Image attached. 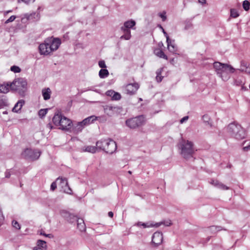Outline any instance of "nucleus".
I'll list each match as a JSON object with an SVG mask.
<instances>
[{
  "instance_id": "1",
  "label": "nucleus",
  "mask_w": 250,
  "mask_h": 250,
  "mask_svg": "<svg viewBox=\"0 0 250 250\" xmlns=\"http://www.w3.org/2000/svg\"><path fill=\"white\" fill-rule=\"evenodd\" d=\"M61 43V40L59 38H48L43 43L40 44L39 46L40 53L41 55H48L58 49Z\"/></svg>"
},
{
  "instance_id": "2",
  "label": "nucleus",
  "mask_w": 250,
  "mask_h": 250,
  "mask_svg": "<svg viewBox=\"0 0 250 250\" xmlns=\"http://www.w3.org/2000/svg\"><path fill=\"white\" fill-rule=\"evenodd\" d=\"M178 146L180 150V154L184 158L188 159L192 157L193 154L195 152L194 144L192 142L182 138Z\"/></svg>"
},
{
  "instance_id": "3",
  "label": "nucleus",
  "mask_w": 250,
  "mask_h": 250,
  "mask_svg": "<svg viewBox=\"0 0 250 250\" xmlns=\"http://www.w3.org/2000/svg\"><path fill=\"white\" fill-rule=\"evenodd\" d=\"M213 67L217 74L223 81H227L229 78V74L233 73L235 69L231 65L215 62L213 64Z\"/></svg>"
},
{
  "instance_id": "4",
  "label": "nucleus",
  "mask_w": 250,
  "mask_h": 250,
  "mask_svg": "<svg viewBox=\"0 0 250 250\" xmlns=\"http://www.w3.org/2000/svg\"><path fill=\"white\" fill-rule=\"evenodd\" d=\"M52 121L55 125L58 126L59 129L63 130H68L72 125V121L61 113L55 114Z\"/></svg>"
},
{
  "instance_id": "5",
  "label": "nucleus",
  "mask_w": 250,
  "mask_h": 250,
  "mask_svg": "<svg viewBox=\"0 0 250 250\" xmlns=\"http://www.w3.org/2000/svg\"><path fill=\"white\" fill-rule=\"evenodd\" d=\"M227 131L230 136L238 140L245 138L246 136L245 130L240 125L235 123L229 125Z\"/></svg>"
},
{
  "instance_id": "6",
  "label": "nucleus",
  "mask_w": 250,
  "mask_h": 250,
  "mask_svg": "<svg viewBox=\"0 0 250 250\" xmlns=\"http://www.w3.org/2000/svg\"><path fill=\"white\" fill-rule=\"evenodd\" d=\"M96 146L99 149L103 150L109 154L113 153L117 149L116 142L111 139L101 140L97 142Z\"/></svg>"
},
{
  "instance_id": "7",
  "label": "nucleus",
  "mask_w": 250,
  "mask_h": 250,
  "mask_svg": "<svg viewBox=\"0 0 250 250\" xmlns=\"http://www.w3.org/2000/svg\"><path fill=\"white\" fill-rule=\"evenodd\" d=\"M11 90L16 91L18 93L23 96L27 89V83L25 79L20 78L15 79L11 83Z\"/></svg>"
},
{
  "instance_id": "8",
  "label": "nucleus",
  "mask_w": 250,
  "mask_h": 250,
  "mask_svg": "<svg viewBox=\"0 0 250 250\" xmlns=\"http://www.w3.org/2000/svg\"><path fill=\"white\" fill-rule=\"evenodd\" d=\"M144 117L140 116L127 120L125 124L130 128L134 129L144 124Z\"/></svg>"
},
{
  "instance_id": "9",
  "label": "nucleus",
  "mask_w": 250,
  "mask_h": 250,
  "mask_svg": "<svg viewBox=\"0 0 250 250\" xmlns=\"http://www.w3.org/2000/svg\"><path fill=\"white\" fill-rule=\"evenodd\" d=\"M56 182H57L58 185L62 188V190L64 192L69 194H72V190L69 187L67 180L66 178H58L56 179Z\"/></svg>"
},
{
  "instance_id": "10",
  "label": "nucleus",
  "mask_w": 250,
  "mask_h": 250,
  "mask_svg": "<svg viewBox=\"0 0 250 250\" xmlns=\"http://www.w3.org/2000/svg\"><path fill=\"white\" fill-rule=\"evenodd\" d=\"M22 155L26 158L35 160L38 159L40 156L41 152L38 150L27 148L23 152Z\"/></svg>"
},
{
  "instance_id": "11",
  "label": "nucleus",
  "mask_w": 250,
  "mask_h": 250,
  "mask_svg": "<svg viewBox=\"0 0 250 250\" xmlns=\"http://www.w3.org/2000/svg\"><path fill=\"white\" fill-rule=\"evenodd\" d=\"M103 107L104 113L110 117L118 114L121 109L119 106L110 105H105Z\"/></svg>"
},
{
  "instance_id": "12",
  "label": "nucleus",
  "mask_w": 250,
  "mask_h": 250,
  "mask_svg": "<svg viewBox=\"0 0 250 250\" xmlns=\"http://www.w3.org/2000/svg\"><path fill=\"white\" fill-rule=\"evenodd\" d=\"M140 87L137 83H128L125 86L124 91L125 93L129 95L135 94Z\"/></svg>"
},
{
  "instance_id": "13",
  "label": "nucleus",
  "mask_w": 250,
  "mask_h": 250,
  "mask_svg": "<svg viewBox=\"0 0 250 250\" xmlns=\"http://www.w3.org/2000/svg\"><path fill=\"white\" fill-rule=\"evenodd\" d=\"M245 79L242 76H239L234 79V84L237 86H241V89L246 90L247 88L244 86Z\"/></svg>"
},
{
  "instance_id": "14",
  "label": "nucleus",
  "mask_w": 250,
  "mask_h": 250,
  "mask_svg": "<svg viewBox=\"0 0 250 250\" xmlns=\"http://www.w3.org/2000/svg\"><path fill=\"white\" fill-rule=\"evenodd\" d=\"M70 217H72L75 220L77 221V228L81 232L84 231L86 229L85 225L83 219L78 218L77 216L71 215Z\"/></svg>"
},
{
  "instance_id": "15",
  "label": "nucleus",
  "mask_w": 250,
  "mask_h": 250,
  "mask_svg": "<svg viewBox=\"0 0 250 250\" xmlns=\"http://www.w3.org/2000/svg\"><path fill=\"white\" fill-rule=\"evenodd\" d=\"M163 241V234L161 232H155L152 237V242L155 245H159L161 244Z\"/></svg>"
},
{
  "instance_id": "16",
  "label": "nucleus",
  "mask_w": 250,
  "mask_h": 250,
  "mask_svg": "<svg viewBox=\"0 0 250 250\" xmlns=\"http://www.w3.org/2000/svg\"><path fill=\"white\" fill-rule=\"evenodd\" d=\"M11 83H3L0 84V93H7L9 91V90H11Z\"/></svg>"
},
{
  "instance_id": "17",
  "label": "nucleus",
  "mask_w": 250,
  "mask_h": 250,
  "mask_svg": "<svg viewBox=\"0 0 250 250\" xmlns=\"http://www.w3.org/2000/svg\"><path fill=\"white\" fill-rule=\"evenodd\" d=\"M167 43L168 50L173 53H175L177 50V47L174 41L171 40L169 39V40H167Z\"/></svg>"
},
{
  "instance_id": "18",
  "label": "nucleus",
  "mask_w": 250,
  "mask_h": 250,
  "mask_svg": "<svg viewBox=\"0 0 250 250\" xmlns=\"http://www.w3.org/2000/svg\"><path fill=\"white\" fill-rule=\"evenodd\" d=\"M101 119V117H97L95 116H91L82 121V123L85 126L89 125L90 124L93 123V122L97 119Z\"/></svg>"
},
{
  "instance_id": "19",
  "label": "nucleus",
  "mask_w": 250,
  "mask_h": 250,
  "mask_svg": "<svg viewBox=\"0 0 250 250\" xmlns=\"http://www.w3.org/2000/svg\"><path fill=\"white\" fill-rule=\"evenodd\" d=\"M46 242L42 240H38L37 242V246L34 247L33 250H46Z\"/></svg>"
},
{
  "instance_id": "20",
  "label": "nucleus",
  "mask_w": 250,
  "mask_h": 250,
  "mask_svg": "<svg viewBox=\"0 0 250 250\" xmlns=\"http://www.w3.org/2000/svg\"><path fill=\"white\" fill-rule=\"evenodd\" d=\"M121 31L124 33L121 37V39H124L125 40H129L131 37V32L130 30H127L124 28L121 27Z\"/></svg>"
},
{
  "instance_id": "21",
  "label": "nucleus",
  "mask_w": 250,
  "mask_h": 250,
  "mask_svg": "<svg viewBox=\"0 0 250 250\" xmlns=\"http://www.w3.org/2000/svg\"><path fill=\"white\" fill-rule=\"evenodd\" d=\"M84 127L85 126L82 123V122H78L74 125L73 128V131L76 134L79 133L83 130Z\"/></svg>"
},
{
  "instance_id": "22",
  "label": "nucleus",
  "mask_w": 250,
  "mask_h": 250,
  "mask_svg": "<svg viewBox=\"0 0 250 250\" xmlns=\"http://www.w3.org/2000/svg\"><path fill=\"white\" fill-rule=\"evenodd\" d=\"M161 223H156L155 224H153L151 223H142V222H138L137 223L136 225L138 226H142L144 228H151V227H158L161 225Z\"/></svg>"
},
{
  "instance_id": "23",
  "label": "nucleus",
  "mask_w": 250,
  "mask_h": 250,
  "mask_svg": "<svg viewBox=\"0 0 250 250\" xmlns=\"http://www.w3.org/2000/svg\"><path fill=\"white\" fill-rule=\"evenodd\" d=\"M25 17L28 20L38 21L40 19V14L39 12H33L30 14H26Z\"/></svg>"
},
{
  "instance_id": "24",
  "label": "nucleus",
  "mask_w": 250,
  "mask_h": 250,
  "mask_svg": "<svg viewBox=\"0 0 250 250\" xmlns=\"http://www.w3.org/2000/svg\"><path fill=\"white\" fill-rule=\"evenodd\" d=\"M136 24V22L134 20H129L124 22L123 26L121 27L125 29L130 30Z\"/></svg>"
},
{
  "instance_id": "25",
  "label": "nucleus",
  "mask_w": 250,
  "mask_h": 250,
  "mask_svg": "<svg viewBox=\"0 0 250 250\" xmlns=\"http://www.w3.org/2000/svg\"><path fill=\"white\" fill-rule=\"evenodd\" d=\"M240 70L250 74V64L244 62H241Z\"/></svg>"
},
{
  "instance_id": "26",
  "label": "nucleus",
  "mask_w": 250,
  "mask_h": 250,
  "mask_svg": "<svg viewBox=\"0 0 250 250\" xmlns=\"http://www.w3.org/2000/svg\"><path fill=\"white\" fill-rule=\"evenodd\" d=\"M24 104V101L23 100L19 101L15 105L12 109L13 112H18L21 110L23 105Z\"/></svg>"
},
{
  "instance_id": "27",
  "label": "nucleus",
  "mask_w": 250,
  "mask_h": 250,
  "mask_svg": "<svg viewBox=\"0 0 250 250\" xmlns=\"http://www.w3.org/2000/svg\"><path fill=\"white\" fill-rule=\"evenodd\" d=\"M51 90L49 88L43 89L42 90V94L44 100H47L50 98Z\"/></svg>"
},
{
  "instance_id": "28",
  "label": "nucleus",
  "mask_w": 250,
  "mask_h": 250,
  "mask_svg": "<svg viewBox=\"0 0 250 250\" xmlns=\"http://www.w3.org/2000/svg\"><path fill=\"white\" fill-rule=\"evenodd\" d=\"M154 53L155 55L159 57L160 58H163L166 60H167V56L165 54L164 52L160 49H156L154 51Z\"/></svg>"
},
{
  "instance_id": "29",
  "label": "nucleus",
  "mask_w": 250,
  "mask_h": 250,
  "mask_svg": "<svg viewBox=\"0 0 250 250\" xmlns=\"http://www.w3.org/2000/svg\"><path fill=\"white\" fill-rule=\"evenodd\" d=\"M8 100L4 96H0V109L4 108L8 105Z\"/></svg>"
},
{
  "instance_id": "30",
  "label": "nucleus",
  "mask_w": 250,
  "mask_h": 250,
  "mask_svg": "<svg viewBox=\"0 0 250 250\" xmlns=\"http://www.w3.org/2000/svg\"><path fill=\"white\" fill-rule=\"evenodd\" d=\"M163 71V68H161L157 69L156 71V81L158 83H160L163 79V76H162L161 74L162 71Z\"/></svg>"
},
{
  "instance_id": "31",
  "label": "nucleus",
  "mask_w": 250,
  "mask_h": 250,
  "mask_svg": "<svg viewBox=\"0 0 250 250\" xmlns=\"http://www.w3.org/2000/svg\"><path fill=\"white\" fill-rule=\"evenodd\" d=\"M222 229L221 227L212 226L208 228V231H209L210 233L213 234Z\"/></svg>"
},
{
  "instance_id": "32",
  "label": "nucleus",
  "mask_w": 250,
  "mask_h": 250,
  "mask_svg": "<svg viewBox=\"0 0 250 250\" xmlns=\"http://www.w3.org/2000/svg\"><path fill=\"white\" fill-rule=\"evenodd\" d=\"M109 75L108 71L106 69H102L99 72V77L101 78H105Z\"/></svg>"
},
{
  "instance_id": "33",
  "label": "nucleus",
  "mask_w": 250,
  "mask_h": 250,
  "mask_svg": "<svg viewBox=\"0 0 250 250\" xmlns=\"http://www.w3.org/2000/svg\"><path fill=\"white\" fill-rule=\"evenodd\" d=\"M97 149L99 148L97 146H88L85 147L84 151L91 153H95L96 152Z\"/></svg>"
},
{
  "instance_id": "34",
  "label": "nucleus",
  "mask_w": 250,
  "mask_h": 250,
  "mask_svg": "<svg viewBox=\"0 0 250 250\" xmlns=\"http://www.w3.org/2000/svg\"><path fill=\"white\" fill-rule=\"evenodd\" d=\"M243 150L244 151H248L250 150V141H245L243 143Z\"/></svg>"
},
{
  "instance_id": "35",
  "label": "nucleus",
  "mask_w": 250,
  "mask_h": 250,
  "mask_svg": "<svg viewBox=\"0 0 250 250\" xmlns=\"http://www.w3.org/2000/svg\"><path fill=\"white\" fill-rule=\"evenodd\" d=\"M239 16V12L235 9H230V16L233 18H236Z\"/></svg>"
},
{
  "instance_id": "36",
  "label": "nucleus",
  "mask_w": 250,
  "mask_h": 250,
  "mask_svg": "<svg viewBox=\"0 0 250 250\" xmlns=\"http://www.w3.org/2000/svg\"><path fill=\"white\" fill-rule=\"evenodd\" d=\"M250 3L247 0H245L243 2V7L245 11H248L250 9Z\"/></svg>"
},
{
  "instance_id": "37",
  "label": "nucleus",
  "mask_w": 250,
  "mask_h": 250,
  "mask_svg": "<svg viewBox=\"0 0 250 250\" xmlns=\"http://www.w3.org/2000/svg\"><path fill=\"white\" fill-rule=\"evenodd\" d=\"M192 27V24L190 21H186L185 22V30H189L191 29Z\"/></svg>"
},
{
  "instance_id": "38",
  "label": "nucleus",
  "mask_w": 250,
  "mask_h": 250,
  "mask_svg": "<svg viewBox=\"0 0 250 250\" xmlns=\"http://www.w3.org/2000/svg\"><path fill=\"white\" fill-rule=\"evenodd\" d=\"M47 113V109H42L39 111L38 114L41 118L43 117Z\"/></svg>"
},
{
  "instance_id": "39",
  "label": "nucleus",
  "mask_w": 250,
  "mask_h": 250,
  "mask_svg": "<svg viewBox=\"0 0 250 250\" xmlns=\"http://www.w3.org/2000/svg\"><path fill=\"white\" fill-rule=\"evenodd\" d=\"M121 98V94L119 93L116 92L114 91L113 98L112 99V100H119Z\"/></svg>"
},
{
  "instance_id": "40",
  "label": "nucleus",
  "mask_w": 250,
  "mask_h": 250,
  "mask_svg": "<svg viewBox=\"0 0 250 250\" xmlns=\"http://www.w3.org/2000/svg\"><path fill=\"white\" fill-rule=\"evenodd\" d=\"M158 16L162 19L163 21H165L167 20V15L166 11H163L162 12L159 13Z\"/></svg>"
},
{
  "instance_id": "41",
  "label": "nucleus",
  "mask_w": 250,
  "mask_h": 250,
  "mask_svg": "<svg viewBox=\"0 0 250 250\" xmlns=\"http://www.w3.org/2000/svg\"><path fill=\"white\" fill-rule=\"evenodd\" d=\"M217 188L222 190H228L229 189L228 187L220 182H219L218 186H217Z\"/></svg>"
},
{
  "instance_id": "42",
  "label": "nucleus",
  "mask_w": 250,
  "mask_h": 250,
  "mask_svg": "<svg viewBox=\"0 0 250 250\" xmlns=\"http://www.w3.org/2000/svg\"><path fill=\"white\" fill-rule=\"evenodd\" d=\"M10 70L15 73H19L21 71L20 68L19 66L16 65L11 66Z\"/></svg>"
},
{
  "instance_id": "43",
  "label": "nucleus",
  "mask_w": 250,
  "mask_h": 250,
  "mask_svg": "<svg viewBox=\"0 0 250 250\" xmlns=\"http://www.w3.org/2000/svg\"><path fill=\"white\" fill-rule=\"evenodd\" d=\"M12 226L16 229H21V226L17 221H12Z\"/></svg>"
},
{
  "instance_id": "44",
  "label": "nucleus",
  "mask_w": 250,
  "mask_h": 250,
  "mask_svg": "<svg viewBox=\"0 0 250 250\" xmlns=\"http://www.w3.org/2000/svg\"><path fill=\"white\" fill-rule=\"evenodd\" d=\"M209 183L215 187H217L219 182L216 180L211 179L209 182Z\"/></svg>"
},
{
  "instance_id": "45",
  "label": "nucleus",
  "mask_w": 250,
  "mask_h": 250,
  "mask_svg": "<svg viewBox=\"0 0 250 250\" xmlns=\"http://www.w3.org/2000/svg\"><path fill=\"white\" fill-rule=\"evenodd\" d=\"M16 18L15 16H11L8 19H7L5 21V23L7 24L9 22H12L14 21Z\"/></svg>"
},
{
  "instance_id": "46",
  "label": "nucleus",
  "mask_w": 250,
  "mask_h": 250,
  "mask_svg": "<svg viewBox=\"0 0 250 250\" xmlns=\"http://www.w3.org/2000/svg\"><path fill=\"white\" fill-rule=\"evenodd\" d=\"M99 65L101 68H104L106 67L104 61H100L99 62Z\"/></svg>"
},
{
  "instance_id": "47",
  "label": "nucleus",
  "mask_w": 250,
  "mask_h": 250,
  "mask_svg": "<svg viewBox=\"0 0 250 250\" xmlns=\"http://www.w3.org/2000/svg\"><path fill=\"white\" fill-rule=\"evenodd\" d=\"M57 185H58L57 182H56V181L55 182H53L50 187V188L52 190H54L56 188H57Z\"/></svg>"
},
{
  "instance_id": "48",
  "label": "nucleus",
  "mask_w": 250,
  "mask_h": 250,
  "mask_svg": "<svg viewBox=\"0 0 250 250\" xmlns=\"http://www.w3.org/2000/svg\"><path fill=\"white\" fill-rule=\"evenodd\" d=\"M114 92V91H113V90H108L106 92V95L107 96L110 97L111 98V99H112Z\"/></svg>"
},
{
  "instance_id": "49",
  "label": "nucleus",
  "mask_w": 250,
  "mask_h": 250,
  "mask_svg": "<svg viewBox=\"0 0 250 250\" xmlns=\"http://www.w3.org/2000/svg\"><path fill=\"white\" fill-rule=\"evenodd\" d=\"M160 28L162 29L163 33H164L165 36L166 37L167 40H169V36H168L167 32L165 31L163 27L160 25H159Z\"/></svg>"
},
{
  "instance_id": "50",
  "label": "nucleus",
  "mask_w": 250,
  "mask_h": 250,
  "mask_svg": "<svg viewBox=\"0 0 250 250\" xmlns=\"http://www.w3.org/2000/svg\"><path fill=\"white\" fill-rule=\"evenodd\" d=\"M4 219V218L2 214V211L1 210H0V226H1L3 224Z\"/></svg>"
},
{
  "instance_id": "51",
  "label": "nucleus",
  "mask_w": 250,
  "mask_h": 250,
  "mask_svg": "<svg viewBox=\"0 0 250 250\" xmlns=\"http://www.w3.org/2000/svg\"><path fill=\"white\" fill-rule=\"evenodd\" d=\"M203 120L204 122H208L209 120V117L208 115H204L202 117Z\"/></svg>"
},
{
  "instance_id": "52",
  "label": "nucleus",
  "mask_w": 250,
  "mask_h": 250,
  "mask_svg": "<svg viewBox=\"0 0 250 250\" xmlns=\"http://www.w3.org/2000/svg\"><path fill=\"white\" fill-rule=\"evenodd\" d=\"M188 116H185L183 118H182L180 121V123L181 124H183L184 122H186L188 121Z\"/></svg>"
},
{
  "instance_id": "53",
  "label": "nucleus",
  "mask_w": 250,
  "mask_h": 250,
  "mask_svg": "<svg viewBox=\"0 0 250 250\" xmlns=\"http://www.w3.org/2000/svg\"><path fill=\"white\" fill-rule=\"evenodd\" d=\"M73 215L72 214H69L68 216V221H69L71 223H73L75 222H77V221L75 220L74 219H73L72 217H70V216Z\"/></svg>"
},
{
  "instance_id": "54",
  "label": "nucleus",
  "mask_w": 250,
  "mask_h": 250,
  "mask_svg": "<svg viewBox=\"0 0 250 250\" xmlns=\"http://www.w3.org/2000/svg\"><path fill=\"white\" fill-rule=\"evenodd\" d=\"M22 2L25 4H29L31 3H33L35 0H21Z\"/></svg>"
},
{
  "instance_id": "55",
  "label": "nucleus",
  "mask_w": 250,
  "mask_h": 250,
  "mask_svg": "<svg viewBox=\"0 0 250 250\" xmlns=\"http://www.w3.org/2000/svg\"><path fill=\"white\" fill-rule=\"evenodd\" d=\"M40 234H41V235H44V236H46V237H49V238H51V237L52 236V234H45L44 232H43V231H41V233H40Z\"/></svg>"
},
{
  "instance_id": "56",
  "label": "nucleus",
  "mask_w": 250,
  "mask_h": 250,
  "mask_svg": "<svg viewBox=\"0 0 250 250\" xmlns=\"http://www.w3.org/2000/svg\"><path fill=\"white\" fill-rule=\"evenodd\" d=\"M160 223H161V225L163 224V222H161ZM164 224L166 226H169L171 224V223L170 221H167L164 222Z\"/></svg>"
},
{
  "instance_id": "57",
  "label": "nucleus",
  "mask_w": 250,
  "mask_h": 250,
  "mask_svg": "<svg viewBox=\"0 0 250 250\" xmlns=\"http://www.w3.org/2000/svg\"><path fill=\"white\" fill-rule=\"evenodd\" d=\"M198 2L201 4L203 5L206 4V0H198Z\"/></svg>"
},
{
  "instance_id": "58",
  "label": "nucleus",
  "mask_w": 250,
  "mask_h": 250,
  "mask_svg": "<svg viewBox=\"0 0 250 250\" xmlns=\"http://www.w3.org/2000/svg\"><path fill=\"white\" fill-rule=\"evenodd\" d=\"M47 127L49 129H52L53 128V126L51 124H48L47 125Z\"/></svg>"
},
{
  "instance_id": "59",
  "label": "nucleus",
  "mask_w": 250,
  "mask_h": 250,
  "mask_svg": "<svg viewBox=\"0 0 250 250\" xmlns=\"http://www.w3.org/2000/svg\"><path fill=\"white\" fill-rule=\"evenodd\" d=\"M108 215L110 217L112 218L113 216V213L112 211H109Z\"/></svg>"
},
{
  "instance_id": "60",
  "label": "nucleus",
  "mask_w": 250,
  "mask_h": 250,
  "mask_svg": "<svg viewBox=\"0 0 250 250\" xmlns=\"http://www.w3.org/2000/svg\"><path fill=\"white\" fill-rule=\"evenodd\" d=\"M11 12H12V10L6 11L4 12V15H6L8 13Z\"/></svg>"
},
{
  "instance_id": "61",
  "label": "nucleus",
  "mask_w": 250,
  "mask_h": 250,
  "mask_svg": "<svg viewBox=\"0 0 250 250\" xmlns=\"http://www.w3.org/2000/svg\"><path fill=\"white\" fill-rule=\"evenodd\" d=\"M6 176V177H7V178H9V177H10V174H9V173H8V172H6V176Z\"/></svg>"
},
{
  "instance_id": "62",
  "label": "nucleus",
  "mask_w": 250,
  "mask_h": 250,
  "mask_svg": "<svg viewBox=\"0 0 250 250\" xmlns=\"http://www.w3.org/2000/svg\"><path fill=\"white\" fill-rule=\"evenodd\" d=\"M3 114H7V111H4V112H3Z\"/></svg>"
},
{
  "instance_id": "63",
  "label": "nucleus",
  "mask_w": 250,
  "mask_h": 250,
  "mask_svg": "<svg viewBox=\"0 0 250 250\" xmlns=\"http://www.w3.org/2000/svg\"><path fill=\"white\" fill-rule=\"evenodd\" d=\"M128 173H130V174H131V172L130 171H128Z\"/></svg>"
},
{
  "instance_id": "64",
  "label": "nucleus",
  "mask_w": 250,
  "mask_h": 250,
  "mask_svg": "<svg viewBox=\"0 0 250 250\" xmlns=\"http://www.w3.org/2000/svg\"><path fill=\"white\" fill-rule=\"evenodd\" d=\"M140 101H142V99L141 98H140Z\"/></svg>"
}]
</instances>
